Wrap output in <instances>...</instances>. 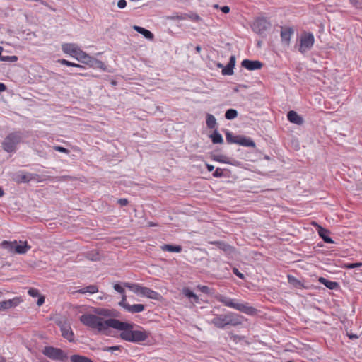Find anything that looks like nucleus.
I'll return each mask as SVG.
<instances>
[{"instance_id": "nucleus-1", "label": "nucleus", "mask_w": 362, "mask_h": 362, "mask_svg": "<svg viewBox=\"0 0 362 362\" xmlns=\"http://www.w3.org/2000/svg\"><path fill=\"white\" fill-rule=\"evenodd\" d=\"M80 321L84 325L105 334H107L109 327L115 329V327H121L119 320L110 318L106 320H103L101 317L93 314L82 315L80 317Z\"/></svg>"}, {"instance_id": "nucleus-2", "label": "nucleus", "mask_w": 362, "mask_h": 362, "mask_svg": "<svg viewBox=\"0 0 362 362\" xmlns=\"http://www.w3.org/2000/svg\"><path fill=\"white\" fill-rule=\"evenodd\" d=\"M120 327H115V329L121 331L119 337L122 339L133 342L139 343L146 341L149 333L145 330H133L134 325L133 323L124 322L119 320Z\"/></svg>"}, {"instance_id": "nucleus-3", "label": "nucleus", "mask_w": 362, "mask_h": 362, "mask_svg": "<svg viewBox=\"0 0 362 362\" xmlns=\"http://www.w3.org/2000/svg\"><path fill=\"white\" fill-rule=\"evenodd\" d=\"M210 323L219 329L227 326L237 327L243 323V317L235 313L228 312L226 314H213Z\"/></svg>"}, {"instance_id": "nucleus-4", "label": "nucleus", "mask_w": 362, "mask_h": 362, "mask_svg": "<svg viewBox=\"0 0 362 362\" xmlns=\"http://www.w3.org/2000/svg\"><path fill=\"white\" fill-rule=\"evenodd\" d=\"M216 299L226 307L235 309L246 315L254 316L257 313V309L251 306L249 303L240 302L238 299L230 298L224 295H218Z\"/></svg>"}, {"instance_id": "nucleus-5", "label": "nucleus", "mask_w": 362, "mask_h": 362, "mask_svg": "<svg viewBox=\"0 0 362 362\" xmlns=\"http://www.w3.org/2000/svg\"><path fill=\"white\" fill-rule=\"evenodd\" d=\"M23 138V133L20 131L8 134L2 141V148L7 153L15 152L18 144L22 141Z\"/></svg>"}, {"instance_id": "nucleus-6", "label": "nucleus", "mask_w": 362, "mask_h": 362, "mask_svg": "<svg viewBox=\"0 0 362 362\" xmlns=\"http://www.w3.org/2000/svg\"><path fill=\"white\" fill-rule=\"evenodd\" d=\"M62 49L65 54L71 55L78 62L85 64L88 59V54L81 50L76 45L73 43H65L62 45Z\"/></svg>"}, {"instance_id": "nucleus-7", "label": "nucleus", "mask_w": 362, "mask_h": 362, "mask_svg": "<svg viewBox=\"0 0 362 362\" xmlns=\"http://www.w3.org/2000/svg\"><path fill=\"white\" fill-rule=\"evenodd\" d=\"M42 354L53 361L66 362L69 357L67 354L62 349L53 346H45Z\"/></svg>"}, {"instance_id": "nucleus-8", "label": "nucleus", "mask_w": 362, "mask_h": 362, "mask_svg": "<svg viewBox=\"0 0 362 362\" xmlns=\"http://www.w3.org/2000/svg\"><path fill=\"white\" fill-rule=\"evenodd\" d=\"M271 26V23L266 18L259 17L254 21L252 29L256 33L262 35L265 31L269 30Z\"/></svg>"}, {"instance_id": "nucleus-9", "label": "nucleus", "mask_w": 362, "mask_h": 362, "mask_svg": "<svg viewBox=\"0 0 362 362\" xmlns=\"http://www.w3.org/2000/svg\"><path fill=\"white\" fill-rule=\"evenodd\" d=\"M315 42L314 35L311 33H303L300 37V44L298 49L302 54L310 50Z\"/></svg>"}, {"instance_id": "nucleus-10", "label": "nucleus", "mask_w": 362, "mask_h": 362, "mask_svg": "<svg viewBox=\"0 0 362 362\" xmlns=\"http://www.w3.org/2000/svg\"><path fill=\"white\" fill-rule=\"evenodd\" d=\"M58 325L60 327L62 337L70 342L73 341L74 340V334L70 325L62 322L58 323Z\"/></svg>"}, {"instance_id": "nucleus-11", "label": "nucleus", "mask_w": 362, "mask_h": 362, "mask_svg": "<svg viewBox=\"0 0 362 362\" xmlns=\"http://www.w3.org/2000/svg\"><path fill=\"white\" fill-rule=\"evenodd\" d=\"M241 65L250 71L260 69L263 66V64L260 61L247 59L242 61Z\"/></svg>"}, {"instance_id": "nucleus-12", "label": "nucleus", "mask_w": 362, "mask_h": 362, "mask_svg": "<svg viewBox=\"0 0 362 362\" xmlns=\"http://www.w3.org/2000/svg\"><path fill=\"white\" fill-rule=\"evenodd\" d=\"M85 64L87 65H89L90 67L95 68V69H100L102 70L106 69V66L105 64L100 61L97 59L96 58H94L88 54V59H86L85 62Z\"/></svg>"}, {"instance_id": "nucleus-13", "label": "nucleus", "mask_w": 362, "mask_h": 362, "mask_svg": "<svg viewBox=\"0 0 362 362\" xmlns=\"http://www.w3.org/2000/svg\"><path fill=\"white\" fill-rule=\"evenodd\" d=\"M33 178V174L21 171L16 175L14 180L18 183H28Z\"/></svg>"}, {"instance_id": "nucleus-14", "label": "nucleus", "mask_w": 362, "mask_h": 362, "mask_svg": "<svg viewBox=\"0 0 362 362\" xmlns=\"http://www.w3.org/2000/svg\"><path fill=\"white\" fill-rule=\"evenodd\" d=\"M287 119L290 122L298 125H301L304 122L303 117L294 110H290L287 113Z\"/></svg>"}, {"instance_id": "nucleus-15", "label": "nucleus", "mask_w": 362, "mask_h": 362, "mask_svg": "<svg viewBox=\"0 0 362 362\" xmlns=\"http://www.w3.org/2000/svg\"><path fill=\"white\" fill-rule=\"evenodd\" d=\"M141 296H145L150 299L157 300H158L161 298V295L159 293H158L148 287H144V286L142 289Z\"/></svg>"}, {"instance_id": "nucleus-16", "label": "nucleus", "mask_w": 362, "mask_h": 362, "mask_svg": "<svg viewBox=\"0 0 362 362\" xmlns=\"http://www.w3.org/2000/svg\"><path fill=\"white\" fill-rule=\"evenodd\" d=\"M235 64V57L230 56L228 64L222 69V74L224 76H230L233 74V68Z\"/></svg>"}, {"instance_id": "nucleus-17", "label": "nucleus", "mask_w": 362, "mask_h": 362, "mask_svg": "<svg viewBox=\"0 0 362 362\" xmlns=\"http://www.w3.org/2000/svg\"><path fill=\"white\" fill-rule=\"evenodd\" d=\"M317 227L318 235L323 240V241L326 243H333V240L329 236V231L320 226H317Z\"/></svg>"}, {"instance_id": "nucleus-18", "label": "nucleus", "mask_w": 362, "mask_h": 362, "mask_svg": "<svg viewBox=\"0 0 362 362\" xmlns=\"http://www.w3.org/2000/svg\"><path fill=\"white\" fill-rule=\"evenodd\" d=\"M293 34V30L291 28H281V38L282 42L288 45L291 40V37Z\"/></svg>"}, {"instance_id": "nucleus-19", "label": "nucleus", "mask_w": 362, "mask_h": 362, "mask_svg": "<svg viewBox=\"0 0 362 362\" xmlns=\"http://www.w3.org/2000/svg\"><path fill=\"white\" fill-rule=\"evenodd\" d=\"M237 144L252 148H255L256 146L255 143L250 138L242 135H239Z\"/></svg>"}, {"instance_id": "nucleus-20", "label": "nucleus", "mask_w": 362, "mask_h": 362, "mask_svg": "<svg viewBox=\"0 0 362 362\" xmlns=\"http://www.w3.org/2000/svg\"><path fill=\"white\" fill-rule=\"evenodd\" d=\"M319 281L330 290H336L339 286L338 282L329 281L324 277H320Z\"/></svg>"}, {"instance_id": "nucleus-21", "label": "nucleus", "mask_w": 362, "mask_h": 362, "mask_svg": "<svg viewBox=\"0 0 362 362\" xmlns=\"http://www.w3.org/2000/svg\"><path fill=\"white\" fill-rule=\"evenodd\" d=\"M133 28L134 30L138 32L139 33L143 35L146 39L152 40L154 38L153 34L148 30L138 26V25H134Z\"/></svg>"}, {"instance_id": "nucleus-22", "label": "nucleus", "mask_w": 362, "mask_h": 362, "mask_svg": "<svg viewBox=\"0 0 362 362\" xmlns=\"http://www.w3.org/2000/svg\"><path fill=\"white\" fill-rule=\"evenodd\" d=\"M124 286L130 289L132 292L137 295H141L142 289L144 286H141L139 284H132L129 282L124 283Z\"/></svg>"}, {"instance_id": "nucleus-23", "label": "nucleus", "mask_w": 362, "mask_h": 362, "mask_svg": "<svg viewBox=\"0 0 362 362\" xmlns=\"http://www.w3.org/2000/svg\"><path fill=\"white\" fill-rule=\"evenodd\" d=\"M145 309V306L142 304H134L131 305L129 304L126 305L124 310L131 313H139L144 311Z\"/></svg>"}, {"instance_id": "nucleus-24", "label": "nucleus", "mask_w": 362, "mask_h": 362, "mask_svg": "<svg viewBox=\"0 0 362 362\" xmlns=\"http://www.w3.org/2000/svg\"><path fill=\"white\" fill-rule=\"evenodd\" d=\"M288 282L295 288L302 289L305 288L303 283L292 275H288Z\"/></svg>"}, {"instance_id": "nucleus-25", "label": "nucleus", "mask_w": 362, "mask_h": 362, "mask_svg": "<svg viewBox=\"0 0 362 362\" xmlns=\"http://www.w3.org/2000/svg\"><path fill=\"white\" fill-rule=\"evenodd\" d=\"M160 249L163 251H168L170 252H182V247L180 245L164 244L160 246Z\"/></svg>"}, {"instance_id": "nucleus-26", "label": "nucleus", "mask_w": 362, "mask_h": 362, "mask_svg": "<svg viewBox=\"0 0 362 362\" xmlns=\"http://www.w3.org/2000/svg\"><path fill=\"white\" fill-rule=\"evenodd\" d=\"M14 243L16 244L14 250L18 254H25L31 248L27 242H24L23 244L21 245H17L16 242H14Z\"/></svg>"}, {"instance_id": "nucleus-27", "label": "nucleus", "mask_w": 362, "mask_h": 362, "mask_svg": "<svg viewBox=\"0 0 362 362\" xmlns=\"http://www.w3.org/2000/svg\"><path fill=\"white\" fill-rule=\"evenodd\" d=\"M71 362H93V360L85 356L74 354L70 356Z\"/></svg>"}, {"instance_id": "nucleus-28", "label": "nucleus", "mask_w": 362, "mask_h": 362, "mask_svg": "<svg viewBox=\"0 0 362 362\" xmlns=\"http://www.w3.org/2000/svg\"><path fill=\"white\" fill-rule=\"evenodd\" d=\"M78 292L79 293H82V294H84L86 293L93 294V293L98 292V288L96 285H89L88 286H86L83 288L79 289L78 291Z\"/></svg>"}, {"instance_id": "nucleus-29", "label": "nucleus", "mask_w": 362, "mask_h": 362, "mask_svg": "<svg viewBox=\"0 0 362 362\" xmlns=\"http://www.w3.org/2000/svg\"><path fill=\"white\" fill-rule=\"evenodd\" d=\"M97 314L103 315L105 317H116L117 315L116 314V311L113 310L100 308L96 311Z\"/></svg>"}, {"instance_id": "nucleus-30", "label": "nucleus", "mask_w": 362, "mask_h": 362, "mask_svg": "<svg viewBox=\"0 0 362 362\" xmlns=\"http://www.w3.org/2000/svg\"><path fill=\"white\" fill-rule=\"evenodd\" d=\"M206 124L208 128L215 129L216 127V119L211 114H207L206 117Z\"/></svg>"}, {"instance_id": "nucleus-31", "label": "nucleus", "mask_w": 362, "mask_h": 362, "mask_svg": "<svg viewBox=\"0 0 362 362\" xmlns=\"http://www.w3.org/2000/svg\"><path fill=\"white\" fill-rule=\"evenodd\" d=\"M212 244L216 245L220 250H221L226 252L230 253L232 250V247L230 245H229L228 244H226L223 242L216 241V242L212 243Z\"/></svg>"}, {"instance_id": "nucleus-32", "label": "nucleus", "mask_w": 362, "mask_h": 362, "mask_svg": "<svg viewBox=\"0 0 362 362\" xmlns=\"http://www.w3.org/2000/svg\"><path fill=\"white\" fill-rule=\"evenodd\" d=\"M210 138L213 144H222L223 142V137L216 130L210 135Z\"/></svg>"}, {"instance_id": "nucleus-33", "label": "nucleus", "mask_w": 362, "mask_h": 362, "mask_svg": "<svg viewBox=\"0 0 362 362\" xmlns=\"http://www.w3.org/2000/svg\"><path fill=\"white\" fill-rule=\"evenodd\" d=\"M239 139V135L234 136L233 134L229 131L226 132V139L228 144H237Z\"/></svg>"}, {"instance_id": "nucleus-34", "label": "nucleus", "mask_w": 362, "mask_h": 362, "mask_svg": "<svg viewBox=\"0 0 362 362\" xmlns=\"http://www.w3.org/2000/svg\"><path fill=\"white\" fill-rule=\"evenodd\" d=\"M58 62L59 64H62V65H65V66H72V67L79 68L81 69H85V66H83L82 65H80L78 64L71 62H69V61H68L66 59H59Z\"/></svg>"}, {"instance_id": "nucleus-35", "label": "nucleus", "mask_w": 362, "mask_h": 362, "mask_svg": "<svg viewBox=\"0 0 362 362\" xmlns=\"http://www.w3.org/2000/svg\"><path fill=\"white\" fill-rule=\"evenodd\" d=\"M86 257L91 261H97L100 259V255L96 250H92L86 253Z\"/></svg>"}, {"instance_id": "nucleus-36", "label": "nucleus", "mask_w": 362, "mask_h": 362, "mask_svg": "<svg viewBox=\"0 0 362 362\" xmlns=\"http://www.w3.org/2000/svg\"><path fill=\"white\" fill-rule=\"evenodd\" d=\"M211 158L213 160L222 163H230L228 158L223 155H212Z\"/></svg>"}, {"instance_id": "nucleus-37", "label": "nucleus", "mask_w": 362, "mask_h": 362, "mask_svg": "<svg viewBox=\"0 0 362 362\" xmlns=\"http://www.w3.org/2000/svg\"><path fill=\"white\" fill-rule=\"evenodd\" d=\"M238 116V112L235 109H228L225 113V117L228 120H232L236 118Z\"/></svg>"}, {"instance_id": "nucleus-38", "label": "nucleus", "mask_w": 362, "mask_h": 362, "mask_svg": "<svg viewBox=\"0 0 362 362\" xmlns=\"http://www.w3.org/2000/svg\"><path fill=\"white\" fill-rule=\"evenodd\" d=\"M183 294L189 299L198 300V296L188 288H185L182 291Z\"/></svg>"}, {"instance_id": "nucleus-39", "label": "nucleus", "mask_w": 362, "mask_h": 362, "mask_svg": "<svg viewBox=\"0 0 362 362\" xmlns=\"http://www.w3.org/2000/svg\"><path fill=\"white\" fill-rule=\"evenodd\" d=\"M0 60L2 62H16L18 60V57L13 56H2L0 55Z\"/></svg>"}, {"instance_id": "nucleus-40", "label": "nucleus", "mask_w": 362, "mask_h": 362, "mask_svg": "<svg viewBox=\"0 0 362 362\" xmlns=\"http://www.w3.org/2000/svg\"><path fill=\"white\" fill-rule=\"evenodd\" d=\"M11 308V302L8 300H4L0 302V311Z\"/></svg>"}, {"instance_id": "nucleus-41", "label": "nucleus", "mask_w": 362, "mask_h": 362, "mask_svg": "<svg viewBox=\"0 0 362 362\" xmlns=\"http://www.w3.org/2000/svg\"><path fill=\"white\" fill-rule=\"evenodd\" d=\"M118 304L124 309L126 308V305H129V303L127 302V296L125 294V292L124 293V294H122V299Z\"/></svg>"}, {"instance_id": "nucleus-42", "label": "nucleus", "mask_w": 362, "mask_h": 362, "mask_svg": "<svg viewBox=\"0 0 362 362\" xmlns=\"http://www.w3.org/2000/svg\"><path fill=\"white\" fill-rule=\"evenodd\" d=\"M349 3L356 8H362V0H349Z\"/></svg>"}, {"instance_id": "nucleus-43", "label": "nucleus", "mask_w": 362, "mask_h": 362, "mask_svg": "<svg viewBox=\"0 0 362 362\" xmlns=\"http://www.w3.org/2000/svg\"><path fill=\"white\" fill-rule=\"evenodd\" d=\"M53 149L57 151L64 153L66 154H69L70 153V151L69 149H67L64 147L60 146H54Z\"/></svg>"}, {"instance_id": "nucleus-44", "label": "nucleus", "mask_w": 362, "mask_h": 362, "mask_svg": "<svg viewBox=\"0 0 362 362\" xmlns=\"http://www.w3.org/2000/svg\"><path fill=\"white\" fill-rule=\"evenodd\" d=\"M361 267H362V262L348 263L344 266V267L346 269H354Z\"/></svg>"}, {"instance_id": "nucleus-45", "label": "nucleus", "mask_w": 362, "mask_h": 362, "mask_svg": "<svg viewBox=\"0 0 362 362\" xmlns=\"http://www.w3.org/2000/svg\"><path fill=\"white\" fill-rule=\"evenodd\" d=\"M213 176L214 177H222L223 176V170L220 168H217L215 171L213 173Z\"/></svg>"}, {"instance_id": "nucleus-46", "label": "nucleus", "mask_w": 362, "mask_h": 362, "mask_svg": "<svg viewBox=\"0 0 362 362\" xmlns=\"http://www.w3.org/2000/svg\"><path fill=\"white\" fill-rule=\"evenodd\" d=\"M198 289L204 293L209 294L211 293V288L207 286H198Z\"/></svg>"}, {"instance_id": "nucleus-47", "label": "nucleus", "mask_w": 362, "mask_h": 362, "mask_svg": "<svg viewBox=\"0 0 362 362\" xmlns=\"http://www.w3.org/2000/svg\"><path fill=\"white\" fill-rule=\"evenodd\" d=\"M28 293L32 297H37L40 296L38 289L34 288H30Z\"/></svg>"}, {"instance_id": "nucleus-48", "label": "nucleus", "mask_w": 362, "mask_h": 362, "mask_svg": "<svg viewBox=\"0 0 362 362\" xmlns=\"http://www.w3.org/2000/svg\"><path fill=\"white\" fill-rule=\"evenodd\" d=\"M122 348L121 346H105L103 349L104 351H112L116 350H120Z\"/></svg>"}, {"instance_id": "nucleus-49", "label": "nucleus", "mask_w": 362, "mask_h": 362, "mask_svg": "<svg viewBox=\"0 0 362 362\" xmlns=\"http://www.w3.org/2000/svg\"><path fill=\"white\" fill-rule=\"evenodd\" d=\"M114 289L121 294H124L125 292L124 288L119 284H115L114 285Z\"/></svg>"}, {"instance_id": "nucleus-50", "label": "nucleus", "mask_w": 362, "mask_h": 362, "mask_svg": "<svg viewBox=\"0 0 362 362\" xmlns=\"http://www.w3.org/2000/svg\"><path fill=\"white\" fill-rule=\"evenodd\" d=\"M233 273L239 277L240 279H244L245 276L243 273L240 272L239 270L236 267L233 268Z\"/></svg>"}, {"instance_id": "nucleus-51", "label": "nucleus", "mask_w": 362, "mask_h": 362, "mask_svg": "<svg viewBox=\"0 0 362 362\" xmlns=\"http://www.w3.org/2000/svg\"><path fill=\"white\" fill-rule=\"evenodd\" d=\"M8 300V302H11V308L17 306L20 303V299L18 298H14Z\"/></svg>"}, {"instance_id": "nucleus-52", "label": "nucleus", "mask_w": 362, "mask_h": 362, "mask_svg": "<svg viewBox=\"0 0 362 362\" xmlns=\"http://www.w3.org/2000/svg\"><path fill=\"white\" fill-rule=\"evenodd\" d=\"M117 203L123 206H127L128 204H129V201L128 199H125V198H122V199H119L117 200Z\"/></svg>"}, {"instance_id": "nucleus-53", "label": "nucleus", "mask_w": 362, "mask_h": 362, "mask_svg": "<svg viewBox=\"0 0 362 362\" xmlns=\"http://www.w3.org/2000/svg\"><path fill=\"white\" fill-rule=\"evenodd\" d=\"M170 20H185V17L182 16L175 15V16H171L168 17Z\"/></svg>"}, {"instance_id": "nucleus-54", "label": "nucleus", "mask_w": 362, "mask_h": 362, "mask_svg": "<svg viewBox=\"0 0 362 362\" xmlns=\"http://www.w3.org/2000/svg\"><path fill=\"white\" fill-rule=\"evenodd\" d=\"M127 6L126 0H119L117 2V6L119 8H124Z\"/></svg>"}, {"instance_id": "nucleus-55", "label": "nucleus", "mask_w": 362, "mask_h": 362, "mask_svg": "<svg viewBox=\"0 0 362 362\" xmlns=\"http://www.w3.org/2000/svg\"><path fill=\"white\" fill-rule=\"evenodd\" d=\"M38 299L37 300V305L38 306H41L45 303V297L43 296H37Z\"/></svg>"}, {"instance_id": "nucleus-56", "label": "nucleus", "mask_w": 362, "mask_h": 362, "mask_svg": "<svg viewBox=\"0 0 362 362\" xmlns=\"http://www.w3.org/2000/svg\"><path fill=\"white\" fill-rule=\"evenodd\" d=\"M220 9L224 13H228L230 12V7L228 6H223L221 7Z\"/></svg>"}, {"instance_id": "nucleus-57", "label": "nucleus", "mask_w": 362, "mask_h": 362, "mask_svg": "<svg viewBox=\"0 0 362 362\" xmlns=\"http://www.w3.org/2000/svg\"><path fill=\"white\" fill-rule=\"evenodd\" d=\"M190 18L194 21H199L201 19L197 14H193Z\"/></svg>"}, {"instance_id": "nucleus-58", "label": "nucleus", "mask_w": 362, "mask_h": 362, "mask_svg": "<svg viewBox=\"0 0 362 362\" xmlns=\"http://www.w3.org/2000/svg\"><path fill=\"white\" fill-rule=\"evenodd\" d=\"M6 90V86L3 83H0V92L5 91Z\"/></svg>"}, {"instance_id": "nucleus-59", "label": "nucleus", "mask_w": 362, "mask_h": 362, "mask_svg": "<svg viewBox=\"0 0 362 362\" xmlns=\"http://www.w3.org/2000/svg\"><path fill=\"white\" fill-rule=\"evenodd\" d=\"M206 168H207L208 171L211 172L214 170V167L212 165L206 164Z\"/></svg>"}, {"instance_id": "nucleus-60", "label": "nucleus", "mask_w": 362, "mask_h": 362, "mask_svg": "<svg viewBox=\"0 0 362 362\" xmlns=\"http://www.w3.org/2000/svg\"><path fill=\"white\" fill-rule=\"evenodd\" d=\"M70 74H72V75H80V76H86L87 74H83V73H70Z\"/></svg>"}, {"instance_id": "nucleus-61", "label": "nucleus", "mask_w": 362, "mask_h": 362, "mask_svg": "<svg viewBox=\"0 0 362 362\" xmlns=\"http://www.w3.org/2000/svg\"><path fill=\"white\" fill-rule=\"evenodd\" d=\"M201 49H202V47L200 45H197L195 47V50H196L197 53H199L201 52Z\"/></svg>"}, {"instance_id": "nucleus-62", "label": "nucleus", "mask_w": 362, "mask_h": 362, "mask_svg": "<svg viewBox=\"0 0 362 362\" xmlns=\"http://www.w3.org/2000/svg\"><path fill=\"white\" fill-rule=\"evenodd\" d=\"M2 245L4 246H6V245H11V243L8 242V241H6V240H4L3 243H2Z\"/></svg>"}, {"instance_id": "nucleus-63", "label": "nucleus", "mask_w": 362, "mask_h": 362, "mask_svg": "<svg viewBox=\"0 0 362 362\" xmlns=\"http://www.w3.org/2000/svg\"><path fill=\"white\" fill-rule=\"evenodd\" d=\"M349 338L350 339H356V338H358V337L355 334H353V335H349Z\"/></svg>"}, {"instance_id": "nucleus-64", "label": "nucleus", "mask_w": 362, "mask_h": 362, "mask_svg": "<svg viewBox=\"0 0 362 362\" xmlns=\"http://www.w3.org/2000/svg\"><path fill=\"white\" fill-rule=\"evenodd\" d=\"M4 194V190L0 187V197Z\"/></svg>"}]
</instances>
